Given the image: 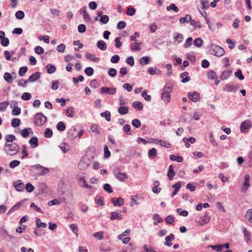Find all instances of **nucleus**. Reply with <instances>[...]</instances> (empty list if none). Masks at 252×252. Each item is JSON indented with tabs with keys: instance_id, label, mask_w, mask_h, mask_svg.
<instances>
[{
	"instance_id": "nucleus-1",
	"label": "nucleus",
	"mask_w": 252,
	"mask_h": 252,
	"mask_svg": "<svg viewBox=\"0 0 252 252\" xmlns=\"http://www.w3.org/2000/svg\"><path fill=\"white\" fill-rule=\"evenodd\" d=\"M172 91V84H166L163 89V92L161 94V98L165 103H168L170 101V93Z\"/></svg>"
},
{
	"instance_id": "nucleus-2",
	"label": "nucleus",
	"mask_w": 252,
	"mask_h": 252,
	"mask_svg": "<svg viewBox=\"0 0 252 252\" xmlns=\"http://www.w3.org/2000/svg\"><path fill=\"white\" fill-rule=\"evenodd\" d=\"M4 147L5 152L9 155H16L19 150V147L15 143L12 144L5 143Z\"/></svg>"
},
{
	"instance_id": "nucleus-3",
	"label": "nucleus",
	"mask_w": 252,
	"mask_h": 252,
	"mask_svg": "<svg viewBox=\"0 0 252 252\" xmlns=\"http://www.w3.org/2000/svg\"><path fill=\"white\" fill-rule=\"evenodd\" d=\"M210 51H212V54L217 57H221L225 53L223 48L214 44H212L211 45Z\"/></svg>"
},
{
	"instance_id": "nucleus-4",
	"label": "nucleus",
	"mask_w": 252,
	"mask_h": 252,
	"mask_svg": "<svg viewBox=\"0 0 252 252\" xmlns=\"http://www.w3.org/2000/svg\"><path fill=\"white\" fill-rule=\"evenodd\" d=\"M47 121L46 117L42 113H39L36 114L34 118V124L36 126H41L43 125Z\"/></svg>"
},
{
	"instance_id": "nucleus-5",
	"label": "nucleus",
	"mask_w": 252,
	"mask_h": 252,
	"mask_svg": "<svg viewBox=\"0 0 252 252\" xmlns=\"http://www.w3.org/2000/svg\"><path fill=\"white\" fill-rule=\"evenodd\" d=\"M32 168L36 170V173L40 176H43L47 174L49 172L48 168L45 167L40 164H35L33 165Z\"/></svg>"
},
{
	"instance_id": "nucleus-6",
	"label": "nucleus",
	"mask_w": 252,
	"mask_h": 252,
	"mask_svg": "<svg viewBox=\"0 0 252 252\" xmlns=\"http://www.w3.org/2000/svg\"><path fill=\"white\" fill-rule=\"evenodd\" d=\"M252 127V122L250 120H246L242 122L240 126V130L242 133L247 132L249 128Z\"/></svg>"
},
{
	"instance_id": "nucleus-7",
	"label": "nucleus",
	"mask_w": 252,
	"mask_h": 252,
	"mask_svg": "<svg viewBox=\"0 0 252 252\" xmlns=\"http://www.w3.org/2000/svg\"><path fill=\"white\" fill-rule=\"evenodd\" d=\"M90 162V160L87 157H83L78 163V168L80 170H85L88 167Z\"/></svg>"
},
{
	"instance_id": "nucleus-8",
	"label": "nucleus",
	"mask_w": 252,
	"mask_h": 252,
	"mask_svg": "<svg viewBox=\"0 0 252 252\" xmlns=\"http://www.w3.org/2000/svg\"><path fill=\"white\" fill-rule=\"evenodd\" d=\"M113 173L114 174L115 178L119 181L123 182L125 179L128 178V176L124 172H121L119 171L118 169L114 170Z\"/></svg>"
},
{
	"instance_id": "nucleus-9",
	"label": "nucleus",
	"mask_w": 252,
	"mask_h": 252,
	"mask_svg": "<svg viewBox=\"0 0 252 252\" xmlns=\"http://www.w3.org/2000/svg\"><path fill=\"white\" fill-rule=\"evenodd\" d=\"M100 94H105L110 95L114 94L116 93V88L114 87H103L100 89Z\"/></svg>"
},
{
	"instance_id": "nucleus-10",
	"label": "nucleus",
	"mask_w": 252,
	"mask_h": 252,
	"mask_svg": "<svg viewBox=\"0 0 252 252\" xmlns=\"http://www.w3.org/2000/svg\"><path fill=\"white\" fill-rule=\"evenodd\" d=\"M67 135L68 138L72 140L77 137V130L75 127H72L68 130Z\"/></svg>"
},
{
	"instance_id": "nucleus-11",
	"label": "nucleus",
	"mask_w": 252,
	"mask_h": 252,
	"mask_svg": "<svg viewBox=\"0 0 252 252\" xmlns=\"http://www.w3.org/2000/svg\"><path fill=\"white\" fill-rule=\"evenodd\" d=\"M238 88L237 86L229 84H226L223 88V91H225L229 93H235L238 91Z\"/></svg>"
},
{
	"instance_id": "nucleus-12",
	"label": "nucleus",
	"mask_w": 252,
	"mask_h": 252,
	"mask_svg": "<svg viewBox=\"0 0 252 252\" xmlns=\"http://www.w3.org/2000/svg\"><path fill=\"white\" fill-rule=\"evenodd\" d=\"M188 95L189 98L194 102H196L200 99L199 94L195 91L193 93H189Z\"/></svg>"
},
{
	"instance_id": "nucleus-13",
	"label": "nucleus",
	"mask_w": 252,
	"mask_h": 252,
	"mask_svg": "<svg viewBox=\"0 0 252 252\" xmlns=\"http://www.w3.org/2000/svg\"><path fill=\"white\" fill-rule=\"evenodd\" d=\"M13 186L15 189L18 191H22L24 190L25 185L20 180H17L13 182Z\"/></svg>"
},
{
	"instance_id": "nucleus-14",
	"label": "nucleus",
	"mask_w": 252,
	"mask_h": 252,
	"mask_svg": "<svg viewBox=\"0 0 252 252\" xmlns=\"http://www.w3.org/2000/svg\"><path fill=\"white\" fill-rule=\"evenodd\" d=\"M41 77V73L39 72H36L32 74L29 78L28 81V82H34L36 81H37L38 79H39Z\"/></svg>"
},
{
	"instance_id": "nucleus-15",
	"label": "nucleus",
	"mask_w": 252,
	"mask_h": 252,
	"mask_svg": "<svg viewBox=\"0 0 252 252\" xmlns=\"http://www.w3.org/2000/svg\"><path fill=\"white\" fill-rule=\"evenodd\" d=\"M111 202L115 206H122L124 204V200L121 197H118L117 200L115 198H112Z\"/></svg>"
},
{
	"instance_id": "nucleus-16",
	"label": "nucleus",
	"mask_w": 252,
	"mask_h": 252,
	"mask_svg": "<svg viewBox=\"0 0 252 252\" xmlns=\"http://www.w3.org/2000/svg\"><path fill=\"white\" fill-rule=\"evenodd\" d=\"M80 13L83 14V18L86 21H90L91 18L86 11V7L84 6L79 11Z\"/></svg>"
},
{
	"instance_id": "nucleus-17",
	"label": "nucleus",
	"mask_w": 252,
	"mask_h": 252,
	"mask_svg": "<svg viewBox=\"0 0 252 252\" xmlns=\"http://www.w3.org/2000/svg\"><path fill=\"white\" fill-rule=\"evenodd\" d=\"M175 239V236L173 234L171 233L169 235L165 237V242H164V245L168 247H170L172 245L171 241Z\"/></svg>"
},
{
	"instance_id": "nucleus-18",
	"label": "nucleus",
	"mask_w": 252,
	"mask_h": 252,
	"mask_svg": "<svg viewBox=\"0 0 252 252\" xmlns=\"http://www.w3.org/2000/svg\"><path fill=\"white\" fill-rule=\"evenodd\" d=\"M110 219L111 220H114L116 219L121 220L122 219V215L119 213L112 212L110 214Z\"/></svg>"
},
{
	"instance_id": "nucleus-19",
	"label": "nucleus",
	"mask_w": 252,
	"mask_h": 252,
	"mask_svg": "<svg viewBox=\"0 0 252 252\" xmlns=\"http://www.w3.org/2000/svg\"><path fill=\"white\" fill-rule=\"evenodd\" d=\"M188 74L189 73L187 71L184 72L180 74V78L182 79L181 82L183 83H186L190 80V78L188 76Z\"/></svg>"
},
{
	"instance_id": "nucleus-20",
	"label": "nucleus",
	"mask_w": 252,
	"mask_h": 252,
	"mask_svg": "<svg viewBox=\"0 0 252 252\" xmlns=\"http://www.w3.org/2000/svg\"><path fill=\"white\" fill-rule=\"evenodd\" d=\"M231 73L232 71L230 70H224L221 73L220 78L221 80H226L231 76Z\"/></svg>"
},
{
	"instance_id": "nucleus-21",
	"label": "nucleus",
	"mask_w": 252,
	"mask_h": 252,
	"mask_svg": "<svg viewBox=\"0 0 252 252\" xmlns=\"http://www.w3.org/2000/svg\"><path fill=\"white\" fill-rule=\"evenodd\" d=\"M175 173L173 169V166L172 165H170L168 168L167 172V176L169 179L171 181L173 179V177L175 176Z\"/></svg>"
},
{
	"instance_id": "nucleus-22",
	"label": "nucleus",
	"mask_w": 252,
	"mask_h": 252,
	"mask_svg": "<svg viewBox=\"0 0 252 252\" xmlns=\"http://www.w3.org/2000/svg\"><path fill=\"white\" fill-rule=\"evenodd\" d=\"M29 143L31 147L35 148L38 146V138L36 137L33 136L29 140Z\"/></svg>"
},
{
	"instance_id": "nucleus-23",
	"label": "nucleus",
	"mask_w": 252,
	"mask_h": 252,
	"mask_svg": "<svg viewBox=\"0 0 252 252\" xmlns=\"http://www.w3.org/2000/svg\"><path fill=\"white\" fill-rule=\"evenodd\" d=\"M172 187L175 188L174 191L171 194V196L173 197L177 193L178 190L180 189L181 188V183L178 182L175 184L173 185Z\"/></svg>"
},
{
	"instance_id": "nucleus-24",
	"label": "nucleus",
	"mask_w": 252,
	"mask_h": 252,
	"mask_svg": "<svg viewBox=\"0 0 252 252\" xmlns=\"http://www.w3.org/2000/svg\"><path fill=\"white\" fill-rule=\"evenodd\" d=\"M153 184L154 187L152 189V191L156 193H159L161 190V189L158 187L159 185V182L158 181H155Z\"/></svg>"
},
{
	"instance_id": "nucleus-25",
	"label": "nucleus",
	"mask_w": 252,
	"mask_h": 252,
	"mask_svg": "<svg viewBox=\"0 0 252 252\" xmlns=\"http://www.w3.org/2000/svg\"><path fill=\"white\" fill-rule=\"evenodd\" d=\"M97 47L100 50L102 51H105L107 48V45L103 40H99L97 43Z\"/></svg>"
},
{
	"instance_id": "nucleus-26",
	"label": "nucleus",
	"mask_w": 252,
	"mask_h": 252,
	"mask_svg": "<svg viewBox=\"0 0 252 252\" xmlns=\"http://www.w3.org/2000/svg\"><path fill=\"white\" fill-rule=\"evenodd\" d=\"M4 79L9 84H11L13 82V78L11 74L8 72H5L3 76Z\"/></svg>"
},
{
	"instance_id": "nucleus-27",
	"label": "nucleus",
	"mask_w": 252,
	"mask_h": 252,
	"mask_svg": "<svg viewBox=\"0 0 252 252\" xmlns=\"http://www.w3.org/2000/svg\"><path fill=\"white\" fill-rule=\"evenodd\" d=\"M132 107L138 110H141L143 109V104L139 101H134L132 105Z\"/></svg>"
},
{
	"instance_id": "nucleus-28",
	"label": "nucleus",
	"mask_w": 252,
	"mask_h": 252,
	"mask_svg": "<svg viewBox=\"0 0 252 252\" xmlns=\"http://www.w3.org/2000/svg\"><path fill=\"white\" fill-rule=\"evenodd\" d=\"M191 20V16L189 14H186L185 17H182L179 19L181 23L184 24L185 23H189V21Z\"/></svg>"
},
{
	"instance_id": "nucleus-29",
	"label": "nucleus",
	"mask_w": 252,
	"mask_h": 252,
	"mask_svg": "<svg viewBox=\"0 0 252 252\" xmlns=\"http://www.w3.org/2000/svg\"><path fill=\"white\" fill-rule=\"evenodd\" d=\"M155 140L157 141L161 146L163 147L167 148H170L171 147V144L168 142L163 141L162 140H158V139H155Z\"/></svg>"
},
{
	"instance_id": "nucleus-30",
	"label": "nucleus",
	"mask_w": 252,
	"mask_h": 252,
	"mask_svg": "<svg viewBox=\"0 0 252 252\" xmlns=\"http://www.w3.org/2000/svg\"><path fill=\"white\" fill-rule=\"evenodd\" d=\"M157 155V150L155 148H153L149 151L148 157L150 158L153 159Z\"/></svg>"
},
{
	"instance_id": "nucleus-31",
	"label": "nucleus",
	"mask_w": 252,
	"mask_h": 252,
	"mask_svg": "<svg viewBox=\"0 0 252 252\" xmlns=\"http://www.w3.org/2000/svg\"><path fill=\"white\" fill-rule=\"evenodd\" d=\"M74 108L73 107L70 106L66 109L65 114L67 117L73 118L74 117Z\"/></svg>"
},
{
	"instance_id": "nucleus-32",
	"label": "nucleus",
	"mask_w": 252,
	"mask_h": 252,
	"mask_svg": "<svg viewBox=\"0 0 252 252\" xmlns=\"http://www.w3.org/2000/svg\"><path fill=\"white\" fill-rule=\"evenodd\" d=\"M150 58L148 56L143 57L139 60V63L141 65L149 63Z\"/></svg>"
},
{
	"instance_id": "nucleus-33",
	"label": "nucleus",
	"mask_w": 252,
	"mask_h": 252,
	"mask_svg": "<svg viewBox=\"0 0 252 252\" xmlns=\"http://www.w3.org/2000/svg\"><path fill=\"white\" fill-rule=\"evenodd\" d=\"M118 111L121 115H125L128 113V109L127 107L123 106L118 108Z\"/></svg>"
},
{
	"instance_id": "nucleus-34",
	"label": "nucleus",
	"mask_w": 252,
	"mask_h": 252,
	"mask_svg": "<svg viewBox=\"0 0 252 252\" xmlns=\"http://www.w3.org/2000/svg\"><path fill=\"white\" fill-rule=\"evenodd\" d=\"M9 102L8 101H3L0 102V111H4L9 105Z\"/></svg>"
},
{
	"instance_id": "nucleus-35",
	"label": "nucleus",
	"mask_w": 252,
	"mask_h": 252,
	"mask_svg": "<svg viewBox=\"0 0 252 252\" xmlns=\"http://www.w3.org/2000/svg\"><path fill=\"white\" fill-rule=\"evenodd\" d=\"M203 41L200 37L196 38L193 41V45L196 47H200L203 45Z\"/></svg>"
},
{
	"instance_id": "nucleus-36",
	"label": "nucleus",
	"mask_w": 252,
	"mask_h": 252,
	"mask_svg": "<svg viewBox=\"0 0 252 252\" xmlns=\"http://www.w3.org/2000/svg\"><path fill=\"white\" fill-rule=\"evenodd\" d=\"M60 148L62 150L63 153H67L69 150V146L65 142H63L59 146Z\"/></svg>"
},
{
	"instance_id": "nucleus-37",
	"label": "nucleus",
	"mask_w": 252,
	"mask_h": 252,
	"mask_svg": "<svg viewBox=\"0 0 252 252\" xmlns=\"http://www.w3.org/2000/svg\"><path fill=\"white\" fill-rule=\"evenodd\" d=\"M245 218L252 223V209H249L245 215Z\"/></svg>"
},
{
	"instance_id": "nucleus-38",
	"label": "nucleus",
	"mask_w": 252,
	"mask_h": 252,
	"mask_svg": "<svg viewBox=\"0 0 252 252\" xmlns=\"http://www.w3.org/2000/svg\"><path fill=\"white\" fill-rule=\"evenodd\" d=\"M47 72L49 74H52L54 73L56 70L55 66L52 65L50 63H49L46 66Z\"/></svg>"
},
{
	"instance_id": "nucleus-39",
	"label": "nucleus",
	"mask_w": 252,
	"mask_h": 252,
	"mask_svg": "<svg viewBox=\"0 0 252 252\" xmlns=\"http://www.w3.org/2000/svg\"><path fill=\"white\" fill-rule=\"evenodd\" d=\"M100 116L102 117H105L107 121L110 122L111 120V113L108 111H105L104 112H102Z\"/></svg>"
},
{
	"instance_id": "nucleus-40",
	"label": "nucleus",
	"mask_w": 252,
	"mask_h": 252,
	"mask_svg": "<svg viewBox=\"0 0 252 252\" xmlns=\"http://www.w3.org/2000/svg\"><path fill=\"white\" fill-rule=\"evenodd\" d=\"M208 248H211L213 250L218 252H220L223 250V246L222 245H209Z\"/></svg>"
},
{
	"instance_id": "nucleus-41",
	"label": "nucleus",
	"mask_w": 252,
	"mask_h": 252,
	"mask_svg": "<svg viewBox=\"0 0 252 252\" xmlns=\"http://www.w3.org/2000/svg\"><path fill=\"white\" fill-rule=\"evenodd\" d=\"M135 9L131 6L128 7L126 11V14L130 16H133L135 14Z\"/></svg>"
},
{
	"instance_id": "nucleus-42",
	"label": "nucleus",
	"mask_w": 252,
	"mask_h": 252,
	"mask_svg": "<svg viewBox=\"0 0 252 252\" xmlns=\"http://www.w3.org/2000/svg\"><path fill=\"white\" fill-rule=\"evenodd\" d=\"M141 44L140 42H137L136 41L135 42V43L134 45L131 44L130 45V48L131 50L132 51H137L140 50V45Z\"/></svg>"
},
{
	"instance_id": "nucleus-43",
	"label": "nucleus",
	"mask_w": 252,
	"mask_h": 252,
	"mask_svg": "<svg viewBox=\"0 0 252 252\" xmlns=\"http://www.w3.org/2000/svg\"><path fill=\"white\" fill-rule=\"evenodd\" d=\"M93 56V55L91 54V53H90L89 52H87L85 54V57L88 60H91L92 61H93L94 62H95V63L98 62L99 61V59L98 58H96V57L92 58Z\"/></svg>"
},
{
	"instance_id": "nucleus-44",
	"label": "nucleus",
	"mask_w": 252,
	"mask_h": 252,
	"mask_svg": "<svg viewBox=\"0 0 252 252\" xmlns=\"http://www.w3.org/2000/svg\"><path fill=\"white\" fill-rule=\"evenodd\" d=\"M22 205V202H18L16 203L9 211L8 214H9L11 212H14L17 210L19 207Z\"/></svg>"
},
{
	"instance_id": "nucleus-45",
	"label": "nucleus",
	"mask_w": 252,
	"mask_h": 252,
	"mask_svg": "<svg viewBox=\"0 0 252 252\" xmlns=\"http://www.w3.org/2000/svg\"><path fill=\"white\" fill-rule=\"evenodd\" d=\"M31 131H32V129L31 128H24L21 131V135L23 137L26 138L29 135Z\"/></svg>"
},
{
	"instance_id": "nucleus-46",
	"label": "nucleus",
	"mask_w": 252,
	"mask_h": 252,
	"mask_svg": "<svg viewBox=\"0 0 252 252\" xmlns=\"http://www.w3.org/2000/svg\"><path fill=\"white\" fill-rule=\"evenodd\" d=\"M20 125V120L18 118H14L11 121V126L13 127H17Z\"/></svg>"
},
{
	"instance_id": "nucleus-47",
	"label": "nucleus",
	"mask_w": 252,
	"mask_h": 252,
	"mask_svg": "<svg viewBox=\"0 0 252 252\" xmlns=\"http://www.w3.org/2000/svg\"><path fill=\"white\" fill-rule=\"evenodd\" d=\"M166 10L167 11H170V10H173L175 12H178L179 11V8L176 6L174 3H171L169 6L166 7Z\"/></svg>"
},
{
	"instance_id": "nucleus-48",
	"label": "nucleus",
	"mask_w": 252,
	"mask_h": 252,
	"mask_svg": "<svg viewBox=\"0 0 252 252\" xmlns=\"http://www.w3.org/2000/svg\"><path fill=\"white\" fill-rule=\"evenodd\" d=\"M65 125L63 122H59L57 125V129L60 131H63L65 129Z\"/></svg>"
},
{
	"instance_id": "nucleus-49",
	"label": "nucleus",
	"mask_w": 252,
	"mask_h": 252,
	"mask_svg": "<svg viewBox=\"0 0 252 252\" xmlns=\"http://www.w3.org/2000/svg\"><path fill=\"white\" fill-rule=\"evenodd\" d=\"M183 35L179 33H176L174 36V40L177 41L179 43H181L183 40Z\"/></svg>"
},
{
	"instance_id": "nucleus-50",
	"label": "nucleus",
	"mask_w": 252,
	"mask_h": 252,
	"mask_svg": "<svg viewBox=\"0 0 252 252\" xmlns=\"http://www.w3.org/2000/svg\"><path fill=\"white\" fill-rule=\"evenodd\" d=\"M201 8L203 9H207L209 7V2L208 0H200Z\"/></svg>"
},
{
	"instance_id": "nucleus-51",
	"label": "nucleus",
	"mask_w": 252,
	"mask_h": 252,
	"mask_svg": "<svg viewBox=\"0 0 252 252\" xmlns=\"http://www.w3.org/2000/svg\"><path fill=\"white\" fill-rule=\"evenodd\" d=\"M143 249V251L141 252H157L153 249L152 246H148L147 245H144Z\"/></svg>"
},
{
	"instance_id": "nucleus-52",
	"label": "nucleus",
	"mask_w": 252,
	"mask_h": 252,
	"mask_svg": "<svg viewBox=\"0 0 252 252\" xmlns=\"http://www.w3.org/2000/svg\"><path fill=\"white\" fill-rule=\"evenodd\" d=\"M25 13L23 11L19 10L15 13V17L17 19L22 20L24 18Z\"/></svg>"
},
{
	"instance_id": "nucleus-53",
	"label": "nucleus",
	"mask_w": 252,
	"mask_h": 252,
	"mask_svg": "<svg viewBox=\"0 0 252 252\" xmlns=\"http://www.w3.org/2000/svg\"><path fill=\"white\" fill-rule=\"evenodd\" d=\"M28 68L27 66H23L20 68L18 74L20 76H23L25 73L27 72Z\"/></svg>"
},
{
	"instance_id": "nucleus-54",
	"label": "nucleus",
	"mask_w": 252,
	"mask_h": 252,
	"mask_svg": "<svg viewBox=\"0 0 252 252\" xmlns=\"http://www.w3.org/2000/svg\"><path fill=\"white\" fill-rule=\"evenodd\" d=\"M192 37H188L186 39L185 43L184 44V48H188L189 47H190L191 45V44H192Z\"/></svg>"
},
{
	"instance_id": "nucleus-55",
	"label": "nucleus",
	"mask_w": 252,
	"mask_h": 252,
	"mask_svg": "<svg viewBox=\"0 0 252 252\" xmlns=\"http://www.w3.org/2000/svg\"><path fill=\"white\" fill-rule=\"evenodd\" d=\"M109 17L106 15H103L99 18V21L103 24H107L109 21Z\"/></svg>"
},
{
	"instance_id": "nucleus-56",
	"label": "nucleus",
	"mask_w": 252,
	"mask_h": 252,
	"mask_svg": "<svg viewBox=\"0 0 252 252\" xmlns=\"http://www.w3.org/2000/svg\"><path fill=\"white\" fill-rule=\"evenodd\" d=\"M52 135H53L52 130L49 128H46L44 133V136L46 138H50L52 137Z\"/></svg>"
},
{
	"instance_id": "nucleus-57",
	"label": "nucleus",
	"mask_w": 252,
	"mask_h": 252,
	"mask_svg": "<svg viewBox=\"0 0 252 252\" xmlns=\"http://www.w3.org/2000/svg\"><path fill=\"white\" fill-rule=\"evenodd\" d=\"M103 189L105 191L108 193H112L113 191L112 188H111L110 184L106 183L103 185Z\"/></svg>"
},
{
	"instance_id": "nucleus-58",
	"label": "nucleus",
	"mask_w": 252,
	"mask_h": 252,
	"mask_svg": "<svg viewBox=\"0 0 252 252\" xmlns=\"http://www.w3.org/2000/svg\"><path fill=\"white\" fill-rule=\"evenodd\" d=\"M36 226L38 228L43 227L45 228L47 226V224L44 222H41L40 219H36L35 220Z\"/></svg>"
},
{
	"instance_id": "nucleus-59",
	"label": "nucleus",
	"mask_w": 252,
	"mask_h": 252,
	"mask_svg": "<svg viewBox=\"0 0 252 252\" xmlns=\"http://www.w3.org/2000/svg\"><path fill=\"white\" fill-rule=\"evenodd\" d=\"M21 113V108L18 106H15L12 111L13 116H18Z\"/></svg>"
},
{
	"instance_id": "nucleus-60",
	"label": "nucleus",
	"mask_w": 252,
	"mask_h": 252,
	"mask_svg": "<svg viewBox=\"0 0 252 252\" xmlns=\"http://www.w3.org/2000/svg\"><path fill=\"white\" fill-rule=\"evenodd\" d=\"M234 74L235 77L238 78L239 80H243L244 79V76L242 74V71L240 69H238L237 71H236Z\"/></svg>"
},
{
	"instance_id": "nucleus-61",
	"label": "nucleus",
	"mask_w": 252,
	"mask_h": 252,
	"mask_svg": "<svg viewBox=\"0 0 252 252\" xmlns=\"http://www.w3.org/2000/svg\"><path fill=\"white\" fill-rule=\"evenodd\" d=\"M131 124L136 128H139L141 125V122L137 119H134L132 121Z\"/></svg>"
},
{
	"instance_id": "nucleus-62",
	"label": "nucleus",
	"mask_w": 252,
	"mask_h": 252,
	"mask_svg": "<svg viewBox=\"0 0 252 252\" xmlns=\"http://www.w3.org/2000/svg\"><path fill=\"white\" fill-rule=\"evenodd\" d=\"M34 52L38 55L42 54L44 52V49L42 47H40V46H36L34 48Z\"/></svg>"
},
{
	"instance_id": "nucleus-63",
	"label": "nucleus",
	"mask_w": 252,
	"mask_h": 252,
	"mask_svg": "<svg viewBox=\"0 0 252 252\" xmlns=\"http://www.w3.org/2000/svg\"><path fill=\"white\" fill-rule=\"evenodd\" d=\"M20 163V161L18 160H13L9 163V167L11 168H14L18 166Z\"/></svg>"
},
{
	"instance_id": "nucleus-64",
	"label": "nucleus",
	"mask_w": 252,
	"mask_h": 252,
	"mask_svg": "<svg viewBox=\"0 0 252 252\" xmlns=\"http://www.w3.org/2000/svg\"><path fill=\"white\" fill-rule=\"evenodd\" d=\"M1 45L3 47L7 46L9 44V40L7 37H3L0 41Z\"/></svg>"
}]
</instances>
